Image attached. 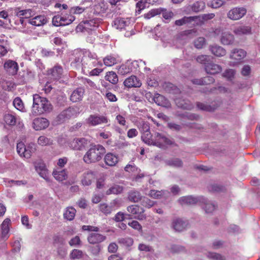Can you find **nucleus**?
<instances>
[{"label": "nucleus", "mask_w": 260, "mask_h": 260, "mask_svg": "<svg viewBox=\"0 0 260 260\" xmlns=\"http://www.w3.org/2000/svg\"><path fill=\"white\" fill-rule=\"evenodd\" d=\"M213 79L212 78L207 77L200 79H193L192 80V82L194 84L203 85L204 84H207L209 82H213Z\"/></svg>", "instance_id": "nucleus-49"}, {"label": "nucleus", "mask_w": 260, "mask_h": 260, "mask_svg": "<svg viewBox=\"0 0 260 260\" xmlns=\"http://www.w3.org/2000/svg\"><path fill=\"white\" fill-rule=\"evenodd\" d=\"M213 59V56L203 54L199 55L196 57L197 62L202 65H214Z\"/></svg>", "instance_id": "nucleus-15"}, {"label": "nucleus", "mask_w": 260, "mask_h": 260, "mask_svg": "<svg viewBox=\"0 0 260 260\" xmlns=\"http://www.w3.org/2000/svg\"><path fill=\"white\" fill-rule=\"evenodd\" d=\"M127 210L129 213L135 215V218L139 220H143L146 218V215L144 214V209L138 205L128 206Z\"/></svg>", "instance_id": "nucleus-9"}, {"label": "nucleus", "mask_w": 260, "mask_h": 260, "mask_svg": "<svg viewBox=\"0 0 260 260\" xmlns=\"http://www.w3.org/2000/svg\"><path fill=\"white\" fill-rule=\"evenodd\" d=\"M85 10V7L75 6L70 9V13L74 14H80Z\"/></svg>", "instance_id": "nucleus-59"}, {"label": "nucleus", "mask_w": 260, "mask_h": 260, "mask_svg": "<svg viewBox=\"0 0 260 260\" xmlns=\"http://www.w3.org/2000/svg\"><path fill=\"white\" fill-rule=\"evenodd\" d=\"M153 101L157 105L164 107L168 108L171 106L169 101L164 96L158 93L155 94Z\"/></svg>", "instance_id": "nucleus-19"}, {"label": "nucleus", "mask_w": 260, "mask_h": 260, "mask_svg": "<svg viewBox=\"0 0 260 260\" xmlns=\"http://www.w3.org/2000/svg\"><path fill=\"white\" fill-rule=\"evenodd\" d=\"M106 237L105 235L98 233V232H92L89 234L87 237L88 242L90 244H96L105 241Z\"/></svg>", "instance_id": "nucleus-12"}, {"label": "nucleus", "mask_w": 260, "mask_h": 260, "mask_svg": "<svg viewBox=\"0 0 260 260\" xmlns=\"http://www.w3.org/2000/svg\"><path fill=\"white\" fill-rule=\"evenodd\" d=\"M95 179V174L91 171H87L84 172L81 178V183L84 186L90 185Z\"/></svg>", "instance_id": "nucleus-13"}, {"label": "nucleus", "mask_w": 260, "mask_h": 260, "mask_svg": "<svg viewBox=\"0 0 260 260\" xmlns=\"http://www.w3.org/2000/svg\"><path fill=\"white\" fill-rule=\"evenodd\" d=\"M32 11L30 9L20 10L17 9L15 10V15L20 18V22L22 25L23 24V19L28 18L31 16Z\"/></svg>", "instance_id": "nucleus-17"}, {"label": "nucleus", "mask_w": 260, "mask_h": 260, "mask_svg": "<svg viewBox=\"0 0 260 260\" xmlns=\"http://www.w3.org/2000/svg\"><path fill=\"white\" fill-rule=\"evenodd\" d=\"M205 7V4L202 1H198L193 3L191 6V9L192 11L198 12L203 10Z\"/></svg>", "instance_id": "nucleus-45"}, {"label": "nucleus", "mask_w": 260, "mask_h": 260, "mask_svg": "<svg viewBox=\"0 0 260 260\" xmlns=\"http://www.w3.org/2000/svg\"><path fill=\"white\" fill-rule=\"evenodd\" d=\"M130 23L128 19L121 18H116L114 21V26L116 29H122Z\"/></svg>", "instance_id": "nucleus-30"}, {"label": "nucleus", "mask_w": 260, "mask_h": 260, "mask_svg": "<svg viewBox=\"0 0 260 260\" xmlns=\"http://www.w3.org/2000/svg\"><path fill=\"white\" fill-rule=\"evenodd\" d=\"M5 70L11 75L16 74L18 70V66H4Z\"/></svg>", "instance_id": "nucleus-61"}, {"label": "nucleus", "mask_w": 260, "mask_h": 260, "mask_svg": "<svg viewBox=\"0 0 260 260\" xmlns=\"http://www.w3.org/2000/svg\"><path fill=\"white\" fill-rule=\"evenodd\" d=\"M11 220L9 218L5 219L1 224L2 235L3 238H7L9 232V225Z\"/></svg>", "instance_id": "nucleus-32"}, {"label": "nucleus", "mask_w": 260, "mask_h": 260, "mask_svg": "<svg viewBox=\"0 0 260 260\" xmlns=\"http://www.w3.org/2000/svg\"><path fill=\"white\" fill-rule=\"evenodd\" d=\"M38 143L41 146H46L52 145L53 141L51 139L48 138L44 136H41L39 137L38 139Z\"/></svg>", "instance_id": "nucleus-42"}, {"label": "nucleus", "mask_w": 260, "mask_h": 260, "mask_svg": "<svg viewBox=\"0 0 260 260\" xmlns=\"http://www.w3.org/2000/svg\"><path fill=\"white\" fill-rule=\"evenodd\" d=\"M233 32L238 36L249 35L251 33V27L250 26L241 25L236 27Z\"/></svg>", "instance_id": "nucleus-23"}, {"label": "nucleus", "mask_w": 260, "mask_h": 260, "mask_svg": "<svg viewBox=\"0 0 260 260\" xmlns=\"http://www.w3.org/2000/svg\"><path fill=\"white\" fill-rule=\"evenodd\" d=\"M153 145L156 146L160 148L166 149L168 146H176V144L173 139L164 134L155 133L154 135Z\"/></svg>", "instance_id": "nucleus-4"}, {"label": "nucleus", "mask_w": 260, "mask_h": 260, "mask_svg": "<svg viewBox=\"0 0 260 260\" xmlns=\"http://www.w3.org/2000/svg\"><path fill=\"white\" fill-rule=\"evenodd\" d=\"M197 106L199 109L205 111L211 112L215 109L214 107L210 105L200 102L197 103Z\"/></svg>", "instance_id": "nucleus-52"}, {"label": "nucleus", "mask_w": 260, "mask_h": 260, "mask_svg": "<svg viewBox=\"0 0 260 260\" xmlns=\"http://www.w3.org/2000/svg\"><path fill=\"white\" fill-rule=\"evenodd\" d=\"M88 144V140L84 138H76L69 143L70 147L74 150H82Z\"/></svg>", "instance_id": "nucleus-7"}, {"label": "nucleus", "mask_w": 260, "mask_h": 260, "mask_svg": "<svg viewBox=\"0 0 260 260\" xmlns=\"http://www.w3.org/2000/svg\"><path fill=\"white\" fill-rule=\"evenodd\" d=\"M215 16L214 14L209 13L203 14L201 16H194V22L193 25H199L203 23L204 21L211 19Z\"/></svg>", "instance_id": "nucleus-22"}, {"label": "nucleus", "mask_w": 260, "mask_h": 260, "mask_svg": "<svg viewBox=\"0 0 260 260\" xmlns=\"http://www.w3.org/2000/svg\"><path fill=\"white\" fill-rule=\"evenodd\" d=\"M100 211L105 215L110 214L112 211L115 210L114 205L111 203L108 205L106 203L101 204L100 205Z\"/></svg>", "instance_id": "nucleus-37"}, {"label": "nucleus", "mask_w": 260, "mask_h": 260, "mask_svg": "<svg viewBox=\"0 0 260 260\" xmlns=\"http://www.w3.org/2000/svg\"><path fill=\"white\" fill-rule=\"evenodd\" d=\"M76 213V210L74 208L69 207L66 208L63 213V217L67 220L71 221L74 219Z\"/></svg>", "instance_id": "nucleus-35"}, {"label": "nucleus", "mask_w": 260, "mask_h": 260, "mask_svg": "<svg viewBox=\"0 0 260 260\" xmlns=\"http://www.w3.org/2000/svg\"><path fill=\"white\" fill-rule=\"evenodd\" d=\"M103 60L105 65H115L121 63L119 57H115L112 55L107 56Z\"/></svg>", "instance_id": "nucleus-36"}, {"label": "nucleus", "mask_w": 260, "mask_h": 260, "mask_svg": "<svg viewBox=\"0 0 260 260\" xmlns=\"http://www.w3.org/2000/svg\"><path fill=\"white\" fill-rule=\"evenodd\" d=\"M105 78L106 80L113 84H116L118 81L117 75L113 72H109L107 73L105 76Z\"/></svg>", "instance_id": "nucleus-47"}, {"label": "nucleus", "mask_w": 260, "mask_h": 260, "mask_svg": "<svg viewBox=\"0 0 260 260\" xmlns=\"http://www.w3.org/2000/svg\"><path fill=\"white\" fill-rule=\"evenodd\" d=\"M205 44V39L203 37L197 38L194 42V45L198 49H201Z\"/></svg>", "instance_id": "nucleus-58"}, {"label": "nucleus", "mask_w": 260, "mask_h": 260, "mask_svg": "<svg viewBox=\"0 0 260 260\" xmlns=\"http://www.w3.org/2000/svg\"><path fill=\"white\" fill-rule=\"evenodd\" d=\"M200 200L192 196H185L180 198L178 200L179 203L182 205H193L197 204Z\"/></svg>", "instance_id": "nucleus-20"}, {"label": "nucleus", "mask_w": 260, "mask_h": 260, "mask_svg": "<svg viewBox=\"0 0 260 260\" xmlns=\"http://www.w3.org/2000/svg\"><path fill=\"white\" fill-rule=\"evenodd\" d=\"M142 205L145 207L150 208L154 205V202L148 198H144L142 201Z\"/></svg>", "instance_id": "nucleus-64"}, {"label": "nucleus", "mask_w": 260, "mask_h": 260, "mask_svg": "<svg viewBox=\"0 0 260 260\" xmlns=\"http://www.w3.org/2000/svg\"><path fill=\"white\" fill-rule=\"evenodd\" d=\"M54 177L59 181H62L67 178L68 174L65 170L57 169L53 172Z\"/></svg>", "instance_id": "nucleus-29"}, {"label": "nucleus", "mask_w": 260, "mask_h": 260, "mask_svg": "<svg viewBox=\"0 0 260 260\" xmlns=\"http://www.w3.org/2000/svg\"><path fill=\"white\" fill-rule=\"evenodd\" d=\"M87 123L90 126H96L108 122L107 117L99 114L90 115L86 120Z\"/></svg>", "instance_id": "nucleus-8"}, {"label": "nucleus", "mask_w": 260, "mask_h": 260, "mask_svg": "<svg viewBox=\"0 0 260 260\" xmlns=\"http://www.w3.org/2000/svg\"><path fill=\"white\" fill-rule=\"evenodd\" d=\"M161 8L151 9L148 13L144 14V17L146 19H149L153 17L161 14Z\"/></svg>", "instance_id": "nucleus-44"}, {"label": "nucleus", "mask_w": 260, "mask_h": 260, "mask_svg": "<svg viewBox=\"0 0 260 260\" xmlns=\"http://www.w3.org/2000/svg\"><path fill=\"white\" fill-rule=\"evenodd\" d=\"M4 119L6 124L9 125H14L16 122L15 116L9 113L5 115Z\"/></svg>", "instance_id": "nucleus-48"}, {"label": "nucleus", "mask_w": 260, "mask_h": 260, "mask_svg": "<svg viewBox=\"0 0 260 260\" xmlns=\"http://www.w3.org/2000/svg\"><path fill=\"white\" fill-rule=\"evenodd\" d=\"M135 125L138 127L141 133H143L150 130L149 123L143 120L139 119L134 122Z\"/></svg>", "instance_id": "nucleus-21"}, {"label": "nucleus", "mask_w": 260, "mask_h": 260, "mask_svg": "<svg viewBox=\"0 0 260 260\" xmlns=\"http://www.w3.org/2000/svg\"><path fill=\"white\" fill-rule=\"evenodd\" d=\"M105 153L106 149L102 145H92L84 155L83 160L86 164L98 162L101 160Z\"/></svg>", "instance_id": "nucleus-3"}, {"label": "nucleus", "mask_w": 260, "mask_h": 260, "mask_svg": "<svg viewBox=\"0 0 260 260\" xmlns=\"http://www.w3.org/2000/svg\"><path fill=\"white\" fill-rule=\"evenodd\" d=\"M28 23L36 26L44 25L47 22V19L44 15H38L29 19L28 20Z\"/></svg>", "instance_id": "nucleus-14"}, {"label": "nucleus", "mask_w": 260, "mask_h": 260, "mask_svg": "<svg viewBox=\"0 0 260 260\" xmlns=\"http://www.w3.org/2000/svg\"><path fill=\"white\" fill-rule=\"evenodd\" d=\"M150 0H141L136 4V13L139 14L142 10L147 7V4L149 3Z\"/></svg>", "instance_id": "nucleus-43"}, {"label": "nucleus", "mask_w": 260, "mask_h": 260, "mask_svg": "<svg viewBox=\"0 0 260 260\" xmlns=\"http://www.w3.org/2000/svg\"><path fill=\"white\" fill-rule=\"evenodd\" d=\"M53 106L45 98L41 97L39 94L33 95V104L31 114L34 116L41 115L45 112L49 113L52 111Z\"/></svg>", "instance_id": "nucleus-1"}, {"label": "nucleus", "mask_w": 260, "mask_h": 260, "mask_svg": "<svg viewBox=\"0 0 260 260\" xmlns=\"http://www.w3.org/2000/svg\"><path fill=\"white\" fill-rule=\"evenodd\" d=\"M194 16L184 17L180 19L176 20L175 24L178 26H181L184 24L194 25Z\"/></svg>", "instance_id": "nucleus-33"}, {"label": "nucleus", "mask_w": 260, "mask_h": 260, "mask_svg": "<svg viewBox=\"0 0 260 260\" xmlns=\"http://www.w3.org/2000/svg\"><path fill=\"white\" fill-rule=\"evenodd\" d=\"M164 88L166 91L173 93H177L179 91L176 86L170 83H165Z\"/></svg>", "instance_id": "nucleus-51"}, {"label": "nucleus", "mask_w": 260, "mask_h": 260, "mask_svg": "<svg viewBox=\"0 0 260 260\" xmlns=\"http://www.w3.org/2000/svg\"><path fill=\"white\" fill-rule=\"evenodd\" d=\"M105 164L110 167L114 166L118 161V158L116 155L112 153H108L104 157Z\"/></svg>", "instance_id": "nucleus-24"}, {"label": "nucleus", "mask_w": 260, "mask_h": 260, "mask_svg": "<svg viewBox=\"0 0 260 260\" xmlns=\"http://www.w3.org/2000/svg\"><path fill=\"white\" fill-rule=\"evenodd\" d=\"M96 55L86 50H76L71 55L70 61L71 65L75 64L85 65L90 63H95L94 62H90L91 59H94Z\"/></svg>", "instance_id": "nucleus-2"}, {"label": "nucleus", "mask_w": 260, "mask_h": 260, "mask_svg": "<svg viewBox=\"0 0 260 260\" xmlns=\"http://www.w3.org/2000/svg\"><path fill=\"white\" fill-rule=\"evenodd\" d=\"M34 128L36 131L43 129L49 125L48 120L44 118H38L34 120L33 122Z\"/></svg>", "instance_id": "nucleus-16"}, {"label": "nucleus", "mask_w": 260, "mask_h": 260, "mask_svg": "<svg viewBox=\"0 0 260 260\" xmlns=\"http://www.w3.org/2000/svg\"><path fill=\"white\" fill-rule=\"evenodd\" d=\"M13 105L17 110L23 111V104L20 98L17 97L14 100Z\"/></svg>", "instance_id": "nucleus-56"}, {"label": "nucleus", "mask_w": 260, "mask_h": 260, "mask_svg": "<svg viewBox=\"0 0 260 260\" xmlns=\"http://www.w3.org/2000/svg\"><path fill=\"white\" fill-rule=\"evenodd\" d=\"M62 72L63 69L61 66H54L48 71V75H51L53 79L56 80L61 77Z\"/></svg>", "instance_id": "nucleus-28"}, {"label": "nucleus", "mask_w": 260, "mask_h": 260, "mask_svg": "<svg viewBox=\"0 0 260 260\" xmlns=\"http://www.w3.org/2000/svg\"><path fill=\"white\" fill-rule=\"evenodd\" d=\"M207 257L211 260H224V256L219 253L213 252H207L206 253Z\"/></svg>", "instance_id": "nucleus-46"}, {"label": "nucleus", "mask_w": 260, "mask_h": 260, "mask_svg": "<svg viewBox=\"0 0 260 260\" xmlns=\"http://www.w3.org/2000/svg\"><path fill=\"white\" fill-rule=\"evenodd\" d=\"M161 13L162 14L163 18L167 20L166 21V22H168V21L173 17L174 15V14L172 11H167L162 9Z\"/></svg>", "instance_id": "nucleus-60"}, {"label": "nucleus", "mask_w": 260, "mask_h": 260, "mask_svg": "<svg viewBox=\"0 0 260 260\" xmlns=\"http://www.w3.org/2000/svg\"><path fill=\"white\" fill-rule=\"evenodd\" d=\"M61 26L69 25L75 19V17L72 15L66 14L61 15Z\"/></svg>", "instance_id": "nucleus-40"}, {"label": "nucleus", "mask_w": 260, "mask_h": 260, "mask_svg": "<svg viewBox=\"0 0 260 260\" xmlns=\"http://www.w3.org/2000/svg\"><path fill=\"white\" fill-rule=\"evenodd\" d=\"M235 38L234 36L229 32L222 33L220 41L221 43L224 45H229L233 43Z\"/></svg>", "instance_id": "nucleus-26"}, {"label": "nucleus", "mask_w": 260, "mask_h": 260, "mask_svg": "<svg viewBox=\"0 0 260 260\" xmlns=\"http://www.w3.org/2000/svg\"><path fill=\"white\" fill-rule=\"evenodd\" d=\"M223 4L222 0H213L208 4V5L213 8H218Z\"/></svg>", "instance_id": "nucleus-63"}, {"label": "nucleus", "mask_w": 260, "mask_h": 260, "mask_svg": "<svg viewBox=\"0 0 260 260\" xmlns=\"http://www.w3.org/2000/svg\"><path fill=\"white\" fill-rule=\"evenodd\" d=\"M15 84L11 81H4L2 83V87L4 89L7 91H12L15 87Z\"/></svg>", "instance_id": "nucleus-54"}, {"label": "nucleus", "mask_w": 260, "mask_h": 260, "mask_svg": "<svg viewBox=\"0 0 260 260\" xmlns=\"http://www.w3.org/2000/svg\"><path fill=\"white\" fill-rule=\"evenodd\" d=\"M84 93V89L82 88H78L72 93L70 99L73 102H77L82 100Z\"/></svg>", "instance_id": "nucleus-27"}, {"label": "nucleus", "mask_w": 260, "mask_h": 260, "mask_svg": "<svg viewBox=\"0 0 260 260\" xmlns=\"http://www.w3.org/2000/svg\"><path fill=\"white\" fill-rule=\"evenodd\" d=\"M142 196L138 191L133 190L128 192V199L132 202H138L142 200Z\"/></svg>", "instance_id": "nucleus-34"}, {"label": "nucleus", "mask_w": 260, "mask_h": 260, "mask_svg": "<svg viewBox=\"0 0 260 260\" xmlns=\"http://www.w3.org/2000/svg\"><path fill=\"white\" fill-rule=\"evenodd\" d=\"M118 242L124 246L129 247L133 244L134 241L132 238L125 237L119 239Z\"/></svg>", "instance_id": "nucleus-55"}, {"label": "nucleus", "mask_w": 260, "mask_h": 260, "mask_svg": "<svg viewBox=\"0 0 260 260\" xmlns=\"http://www.w3.org/2000/svg\"><path fill=\"white\" fill-rule=\"evenodd\" d=\"M165 163L169 166L176 168H182L183 165V161L177 157H172L166 159Z\"/></svg>", "instance_id": "nucleus-25"}, {"label": "nucleus", "mask_w": 260, "mask_h": 260, "mask_svg": "<svg viewBox=\"0 0 260 260\" xmlns=\"http://www.w3.org/2000/svg\"><path fill=\"white\" fill-rule=\"evenodd\" d=\"M163 194L162 191H159L156 190H151L148 195L154 199H158L160 198Z\"/></svg>", "instance_id": "nucleus-62"}, {"label": "nucleus", "mask_w": 260, "mask_h": 260, "mask_svg": "<svg viewBox=\"0 0 260 260\" xmlns=\"http://www.w3.org/2000/svg\"><path fill=\"white\" fill-rule=\"evenodd\" d=\"M70 257L72 259H80L83 257V252L79 249H74L70 254Z\"/></svg>", "instance_id": "nucleus-57"}, {"label": "nucleus", "mask_w": 260, "mask_h": 260, "mask_svg": "<svg viewBox=\"0 0 260 260\" xmlns=\"http://www.w3.org/2000/svg\"><path fill=\"white\" fill-rule=\"evenodd\" d=\"M247 13L244 7H235L231 9L227 14V17L232 20H238L243 17Z\"/></svg>", "instance_id": "nucleus-6"}, {"label": "nucleus", "mask_w": 260, "mask_h": 260, "mask_svg": "<svg viewBox=\"0 0 260 260\" xmlns=\"http://www.w3.org/2000/svg\"><path fill=\"white\" fill-rule=\"evenodd\" d=\"M205 71L208 74H215L221 71V66H205Z\"/></svg>", "instance_id": "nucleus-53"}, {"label": "nucleus", "mask_w": 260, "mask_h": 260, "mask_svg": "<svg viewBox=\"0 0 260 260\" xmlns=\"http://www.w3.org/2000/svg\"><path fill=\"white\" fill-rule=\"evenodd\" d=\"M187 225V222L180 218H176L173 220L172 222V227L178 232H181L186 229Z\"/></svg>", "instance_id": "nucleus-18"}, {"label": "nucleus", "mask_w": 260, "mask_h": 260, "mask_svg": "<svg viewBox=\"0 0 260 260\" xmlns=\"http://www.w3.org/2000/svg\"><path fill=\"white\" fill-rule=\"evenodd\" d=\"M141 139L142 141L148 145H153L154 142V138L150 132V130L142 133Z\"/></svg>", "instance_id": "nucleus-39"}, {"label": "nucleus", "mask_w": 260, "mask_h": 260, "mask_svg": "<svg viewBox=\"0 0 260 260\" xmlns=\"http://www.w3.org/2000/svg\"><path fill=\"white\" fill-rule=\"evenodd\" d=\"M176 103L179 107L184 109L191 110L193 107V105L188 101L177 99Z\"/></svg>", "instance_id": "nucleus-38"}, {"label": "nucleus", "mask_w": 260, "mask_h": 260, "mask_svg": "<svg viewBox=\"0 0 260 260\" xmlns=\"http://www.w3.org/2000/svg\"><path fill=\"white\" fill-rule=\"evenodd\" d=\"M247 55L245 50L242 49H234L231 52L230 58L237 62H240Z\"/></svg>", "instance_id": "nucleus-11"}, {"label": "nucleus", "mask_w": 260, "mask_h": 260, "mask_svg": "<svg viewBox=\"0 0 260 260\" xmlns=\"http://www.w3.org/2000/svg\"><path fill=\"white\" fill-rule=\"evenodd\" d=\"M79 113L77 107H69L63 110L56 118L57 124L62 123L71 118L76 116Z\"/></svg>", "instance_id": "nucleus-5"}, {"label": "nucleus", "mask_w": 260, "mask_h": 260, "mask_svg": "<svg viewBox=\"0 0 260 260\" xmlns=\"http://www.w3.org/2000/svg\"><path fill=\"white\" fill-rule=\"evenodd\" d=\"M123 187L119 185H114L110 188H109L106 192V194L109 195L111 194H119L122 192L123 190Z\"/></svg>", "instance_id": "nucleus-41"}, {"label": "nucleus", "mask_w": 260, "mask_h": 260, "mask_svg": "<svg viewBox=\"0 0 260 260\" xmlns=\"http://www.w3.org/2000/svg\"><path fill=\"white\" fill-rule=\"evenodd\" d=\"M209 50L212 54L217 56H223L226 54L225 50L218 45L210 46Z\"/></svg>", "instance_id": "nucleus-31"}, {"label": "nucleus", "mask_w": 260, "mask_h": 260, "mask_svg": "<svg viewBox=\"0 0 260 260\" xmlns=\"http://www.w3.org/2000/svg\"><path fill=\"white\" fill-rule=\"evenodd\" d=\"M205 206L204 208L207 213L212 212L216 208V205L209 201H207L206 200L203 199Z\"/></svg>", "instance_id": "nucleus-50"}, {"label": "nucleus", "mask_w": 260, "mask_h": 260, "mask_svg": "<svg viewBox=\"0 0 260 260\" xmlns=\"http://www.w3.org/2000/svg\"><path fill=\"white\" fill-rule=\"evenodd\" d=\"M123 84L128 88H139L141 86L142 82L138 77L133 75L126 78L123 82Z\"/></svg>", "instance_id": "nucleus-10"}]
</instances>
